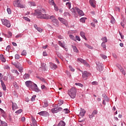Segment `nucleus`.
<instances>
[{
    "mask_svg": "<svg viewBox=\"0 0 126 126\" xmlns=\"http://www.w3.org/2000/svg\"><path fill=\"white\" fill-rule=\"evenodd\" d=\"M27 55V52H26V50H23L22 52L21 56H26Z\"/></svg>",
    "mask_w": 126,
    "mask_h": 126,
    "instance_id": "nucleus-48",
    "label": "nucleus"
},
{
    "mask_svg": "<svg viewBox=\"0 0 126 126\" xmlns=\"http://www.w3.org/2000/svg\"><path fill=\"white\" fill-rule=\"evenodd\" d=\"M101 47H102V48H103V49H106V43L102 42L101 43Z\"/></svg>",
    "mask_w": 126,
    "mask_h": 126,
    "instance_id": "nucleus-54",
    "label": "nucleus"
},
{
    "mask_svg": "<svg viewBox=\"0 0 126 126\" xmlns=\"http://www.w3.org/2000/svg\"><path fill=\"white\" fill-rule=\"evenodd\" d=\"M40 70L42 69V70L44 71H46L48 68L46 67V63H41V66L40 67Z\"/></svg>",
    "mask_w": 126,
    "mask_h": 126,
    "instance_id": "nucleus-19",
    "label": "nucleus"
},
{
    "mask_svg": "<svg viewBox=\"0 0 126 126\" xmlns=\"http://www.w3.org/2000/svg\"><path fill=\"white\" fill-rule=\"evenodd\" d=\"M118 68L120 69V71L124 75H126V71H125L123 67H122V66H121L120 65H118Z\"/></svg>",
    "mask_w": 126,
    "mask_h": 126,
    "instance_id": "nucleus-22",
    "label": "nucleus"
},
{
    "mask_svg": "<svg viewBox=\"0 0 126 126\" xmlns=\"http://www.w3.org/2000/svg\"><path fill=\"white\" fill-rule=\"evenodd\" d=\"M7 11L8 14H11V9L10 8H7Z\"/></svg>",
    "mask_w": 126,
    "mask_h": 126,
    "instance_id": "nucleus-57",
    "label": "nucleus"
},
{
    "mask_svg": "<svg viewBox=\"0 0 126 126\" xmlns=\"http://www.w3.org/2000/svg\"><path fill=\"white\" fill-rule=\"evenodd\" d=\"M8 79V77L7 76H4L3 78V80L4 81H7V80Z\"/></svg>",
    "mask_w": 126,
    "mask_h": 126,
    "instance_id": "nucleus-59",
    "label": "nucleus"
},
{
    "mask_svg": "<svg viewBox=\"0 0 126 126\" xmlns=\"http://www.w3.org/2000/svg\"><path fill=\"white\" fill-rule=\"evenodd\" d=\"M32 121L33 126H37V122H36V120L35 118L32 117Z\"/></svg>",
    "mask_w": 126,
    "mask_h": 126,
    "instance_id": "nucleus-26",
    "label": "nucleus"
},
{
    "mask_svg": "<svg viewBox=\"0 0 126 126\" xmlns=\"http://www.w3.org/2000/svg\"><path fill=\"white\" fill-rule=\"evenodd\" d=\"M0 60L2 63H5L6 62L5 58H4V57H3V55L2 54L0 55Z\"/></svg>",
    "mask_w": 126,
    "mask_h": 126,
    "instance_id": "nucleus-25",
    "label": "nucleus"
},
{
    "mask_svg": "<svg viewBox=\"0 0 126 126\" xmlns=\"http://www.w3.org/2000/svg\"><path fill=\"white\" fill-rule=\"evenodd\" d=\"M100 57H101L102 59H103V60H106V59H107V56L104 55V54H101L100 55Z\"/></svg>",
    "mask_w": 126,
    "mask_h": 126,
    "instance_id": "nucleus-50",
    "label": "nucleus"
},
{
    "mask_svg": "<svg viewBox=\"0 0 126 126\" xmlns=\"http://www.w3.org/2000/svg\"><path fill=\"white\" fill-rule=\"evenodd\" d=\"M68 94L72 99H74L76 96V89L72 88L68 91Z\"/></svg>",
    "mask_w": 126,
    "mask_h": 126,
    "instance_id": "nucleus-2",
    "label": "nucleus"
},
{
    "mask_svg": "<svg viewBox=\"0 0 126 126\" xmlns=\"http://www.w3.org/2000/svg\"><path fill=\"white\" fill-rule=\"evenodd\" d=\"M90 3L93 7H96V1L95 0H90Z\"/></svg>",
    "mask_w": 126,
    "mask_h": 126,
    "instance_id": "nucleus-18",
    "label": "nucleus"
},
{
    "mask_svg": "<svg viewBox=\"0 0 126 126\" xmlns=\"http://www.w3.org/2000/svg\"><path fill=\"white\" fill-rule=\"evenodd\" d=\"M7 126V123H5V122L2 121L1 126Z\"/></svg>",
    "mask_w": 126,
    "mask_h": 126,
    "instance_id": "nucleus-53",
    "label": "nucleus"
},
{
    "mask_svg": "<svg viewBox=\"0 0 126 126\" xmlns=\"http://www.w3.org/2000/svg\"><path fill=\"white\" fill-rule=\"evenodd\" d=\"M101 40L103 41L102 43H107V42H108V39H107V37L106 36L102 37Z\"/></svg>",
    "mask_w": 126,
    "mask_h": 126,
    "instance_id": "nucleus-31",
    "label": "nucleus"
},
{
    "mask_svg": "<svg viewBox=\"0 0 126 126\" xmlns=\"http://www.w3.org/2000/svg\"><path fill=\"white\" fill-rule=\"evenodd\" d=\"M51 111L54 113V114H56V113H58L59 112V111L58 110V108H52L51 109Z\"/></svg>",
    "mask_w": 126,
    "mask_h": 126,
    "instance_id": "nucleus-32",
    "label": "nucleus"
},
{
    "mask_svg": "<svg viewBox=\"0 0 126 126\" xmlns=\"http://www.w3.org/2000/svg\"><path fill=\"white\" fill-rule=\"evenodd\" d=\"M102 97H103V99L104 101H106V102H109L110 101V99H109V98L107 95H106V94H102Z\"/></svg>",
    "mask_w": 126,
    "mask_h": 126,
    "instance_id": "nucleus-24",
    "label": "nucleus"
},
{
    "mask_svg": "<svg viewBox=\"0 0 126 126\" xmlns=\"http://www.w3.org/2000/svg\"><path fill=\"white\" fill-rule=\"evenodd\" d=\"M77 62L81 63L83 64H84L86 66H89V64H88L86 61L81 58H78L77 59Z\"/></svg>",
    "mask_w": 126,
    "mask_h": 126,
    "instance_id": "nucleus-8",
    "label": "nucleus"
},
{
    "mask_svg": "<svg viewBox=\"0 0 126 126\" xmlns=\"http://www.w3.org/2000/svg\"><path fill=\"white\" fill-rule=\"evenodd\" d=\"M52 23L53 25L55 26L56 27H59V20H58V19H56L55 20H53Z\"/></svg>",
    "mask_w": 126,
    "mask_h": 126,
    "instance_id": "nucleus-21",
    "label": "nucleus"
},
{
    "mask_svg": "<svg viewBox=\"0 0 126 126\" xmlns=\"http://www.w3.org/2000/svg\"><path fill=\"white\" fill-rule=\"evenodd\" d=\"M86 19H87V18H81L80 19V22H82V23H85V20H86Z\"/></svg>",
    "mask_w": 126,
    "mask_h": 126,
    "instance_id": "nucleus-38",
    "label": "nucleus"
},
{
    "mask_svg": "<svg viewBox=\"0 0 126 126\" xmlns=\"http://www.w3.org/2000/svg\"><path fill=\"white\" fill-rule=\"evenodd\" d=\"M12 36V33L10 32H8V38H10Z\"/></svg>",
    "mask_w": 126,
    "mask_h": 126,
    "instance_id": "nucleus-58",
    "label": "nucleus"
},
{
    "mask_svg": "<svg viewBox=\"0 0 126 126\" xmlns=\"http://www.w3.org/2000/svg\"><path fill=\"white\" fill-rule=\"evenodd\" d=\"M19 71L22 73V72H23V67L20 66L18 68Z\"/></svg>",
    "mask_w": 126,
    "mask_h": 126,
    "instance_id": "nucleus-41",
    "label": "nucleus"
},
{
    "mask_svg": "<svg viewBox=\"0 0 126 126\" xmlns=\"http://www.w3.org/2000/svg\"><path fill=\"white\" fill-rule=\"evenodd\" d=\"M69 68L70 69L71 71H74V69L72 68L71 65H69Z\"/></svg>",
    "mask_w": 126,
    "mask_h": 126,
    "instance_id": "nucleus-63",
    "label": "nucleus"
},
{
    "mask_svg": "<svg viewBox=\"0 0 126 126\" xmlns=\"http://www.w3.org/2000/svg\"><path fill=\"white\" fill-rule=\"evenodd\" d=\"M75 39L77 40V41H80V37L79 36H78V35H76L75 37Z\"/></svg>",
    "mask_w": 126,
    "mask_h": 126,
    "instance_id": "nucleus-61",
    "label": "nucleus"
},
{
    "mask_svg": "<svg viewBox=\"0 0 126 126\" xmlns=\"http://www.w3.org/2000/svg\"><path fill=\"white\" fill-rule=\"evenodd\" d=\"M41 88L42 90H47V88L44 85H41Z\"/></svg>",
    "mask_w": 126,
    "mask_h": 126,
    "instance_id": "nucleus-51",
    "label": "nucleus"
},
{
    "mask_svg": "<svg viewBox=\"0 0 126 126\" xmlns=\"http://www.w3.org/2000/svg\"><path fill=\"white\" fill-rule=\"evenodd\" d=\"M58 20H60L62 22V23L64 24V25L66 26V27H67V26H68L67 21L65 19H64L63 18L59 17V18H58Z\"/></svg>",
    "mask_w": 126,
    "mask_h": 126,
    "instance_id": "nucleus-10",
    "label": "nucleus"
},
{
    "mask_svg": "<svg viewBox=\"0 0 126 126\" xmlns=\"http://www.w3.org/2000/svg\"><path fill=\"white\" fill-rule=\"evenodd\" d=\"M1 78H2V74L1 73H0V81L1 82V85L2 87V89L4 91L6 90V87L5 86V84H4V82H3V81L1 80Z\"/></svg>",
    "mask_w": 126,
    "mask_h": 126,
    "instance_id": "nucleus-7",
    "label": "nucleus"
},
{
    "mask_svg": "<svg viewBox=\"0 0 126 126\" xmlns=\"http://www.w3.org/2000/svg\"><path fill=\"white\" fill-rule=\"evenodd\" d=\"M49 64H50V66L51 69H53V70H55V69H57V68H58V65H57V64L52 63H49Z\"/></svg>",
    "mask_w": 126,
    "mask_h": 126,
    "instance_id": "nucleus-11",
    "label": "nucleus"
},
{
    "mask_svg": "<svg viewBox=\"0 0 126 126\" xmlns=\"http://www.w3.org/2000/svg\"><path fill=\"white\" fill-rule=\"evenodd\" d=\"M49 4L51 5H55L56 4H55V2L54 1V0H49Z\"/></svg>",
    "mask_w": 126,
    "mask_h": 126,
    "instance_id": "nucleus-43",
    "label": "nucleus"
},
{
    "mask_svg": "<svg viewBox=\"0 0 126 126\" xmlns=\"http://www.w3.org/2000/svg\"><path fill=\"white\" fill-rule=\"evenodd\" d=\"M22 113V109H19L15 112V114H21Z\"/></svg>",
    "mask_w": 126,
    "mask_h": 126,
    "instance_id": "nucleus-56",
    "label": "nucleus"
},
{
    "mask_svg": "<svg viewBox=\"0 0 126 126\" xmlns=\"http://www.w3.org/2000/svg\"><path fill=\"white\" fill-rule=\"evenodd\" d=\"M58 126H65V123H64V122H63V121H61L59 123Z\"/></svg>",
    "mask_w": 126,
    "mask_h": 126,
    "instance_id": "nucleus-30",
    "label": "nucleus"
},
{
    "mask_svg": "<svg viewBox=\"0 0 126 126\" xmlns=\"http://www.w3.org/2000/svg\"><path fill=\"white\" fill-rule=\"evenodd\" d=\"M70 11H71V12L72 13H75V12H76V11H77L76 10V7H75V8H72V9H70Z\"/></svg>",
    "mask_w": 126,
    "mask_h": 126,
    "instance_id": "nucleus-46",
    "label": "nucleus"
},
{
    "mask_svg": "<svg viewBox=\"0 0 126 126\" xmlns=\"http://www.w3.org/2000/svg\"><path fill=\"white\" fill-rule=\"evenodd\" d=\"M59 45L62 47V48H63V49H64L65 51H66V52H67V51L68 50L67 49V48H65V44L63 42L62 43L61 41H59Z\"/></svg>",
    "mask_w": 126,
    "mask_h": 126,
    "instance_id": "nucleus-14",
    "label": "nucleus"
},
{
    "mask_svg": "<svg viewBox=\"0 0 126 126\" xmlns=\"http://www.w3.org/2000/svg\"><path fill=\"white\" fill-rule=\"evenodd\" d=\"M49 106V104H48L47 102H44L43 104V108H47Z\"/></svg>",
    "mask_w": 126,
    "mask_h": 126,
    "instance_id": "nucleus-39",
    "label": "nucleus"
},
{
    "mask_svg": "<svg viewBox=\"0 0 126 126\" xmlns=\"http://www.w3.org/2000/svg\"><path fill=\"white\" fill-rule=\"evenodd\" d=\"M96 69L97 70H99V71H103V64L99 62H96Z\"/></svg>",
    "mask_w": 126,
    "mask_h": 126,
    "instance_id": "nucleus-5",
    "label": "nucleus"
},
{
    "mask_svg": "<svg viewBox=\"0 0 126 126\" xmlns=\"http://www.w3.org/2000/svg\"><path fill=\"white\" fill-rule=\"evenodd\" d=\"M30 77V75L29 74H25L23 76L24 79H29V78Z\"/></svg>",
    "mask_w": 126,
    "mask_h": 126,
    "instance_id": "nucleus-29",
    "label": "nucleus"
},
{
    "mask_svg": "<svg viewBox=\"0 0 126 126\" xmlns=\"http://www.w3.org/2000/svg\"><path fill=\"white\" fill-rule=\"evenodd\" d=\"M75 84L77 86H79V87H83V85L81 83H76Z\"/></svg>",
    "mask_w": 126,
    "mask_h": 126,
    "instance_id": "nucleus-49",
    "label": "nucleus"
},
{
    "mask_svg": "<svg viewBox=\"0 0 126 126\" xmlns=\"http://www.w3.org/2000/svg\"><path fill=\"white\" fill-rule=\"evenodd\" d=\"M36 98V95H33L31 98V101H32V102H34V101H35V98Z\"/></svg>",
    "mask_w": 126,
    "mask_h": 126,
    "instance_id": "nucleus-55",
    "label": "nucleus"
},
{
    "mask_svg": "<svg viewBox=\"0 0 126 126\" xmlns=\"http://www.w3.org/2000/svg\"><path fill=\"white\" fill-rule=\"evenodd\" d=\"M12 103V109L13 111H15L16 109H18V106H17V104L15 102H13L11 101Z\"/></svg>",
    "mask_w": 126,
    "mask_h": 126,
    "instance_id": "nucleus-13",
    "label": "nucleus"
},
{
    "mask_svg": "<svg viewBox=\"0 0 126 126\" xmlns=\"http://www.w3.org/2000/svg\"><path fill=\"white\" fill-rule=\"evenodd\" d=\"M13 4L15 7H20L21 8H24L25 7V6L21 4L20 0H19L14 1Z\"/></svg>",
    "mask_w": 126,
    "mask_h": 126,
    "instance_id": "nucleus-3",
    "label": "nucleus"
},
{
    "mask_svg": "<svg viewBox=\"0 0 126 126\" xmlns=\"http://www.w3.org/2000/svg\"><path fill=\"white\" fill-rule=\"evenodd\" d=\"M36 30H37L38 32H40V33H42V31H43L42 29H41L40 28H38Z\"/></svg>",
    "mask_w": 126,
    "mask_h": 126,
    "instance_id": "nucleus-64",
    "label": "nucleus"
},
{
    "mask_svg": "<svg viewBox=\"0 0 126 126\" xmlns=\"http://www.w3.org/2000/svg\"><path fill=\"white\" fill-rule=\"evenodd\" d=\"M85 113H86V111H85V110L83 109H81V111L79 114L80 117H81L82 118H83V117H84L85 115Z\"/></svg>",
    "mask_w": 126,
    "mask_h": 126,
    "instance_id": "nucleus-20",
    "label": "nucleus"
},
{
    "mask_svg": "<svg viewBox=\"0 0 126 126\" xmlns=\"http://www.w3.org/2000/svg\"><path fill=\"white\" fill-rule=\"evenodd\" d=\"M25 85L27 87H31L33 85V82L31 81H27L25 82Z\"/></svg>",
    "mask_w": 126,
    "mask_h": 126,
    "instance_id": "nucleus-17",
    "label": "nucleus"
},
{
    "mask_svg": "<svg viewBox=\"0 0 126 126\" xmlns=\"http://www.w3.org/2000/svg\"><path fill=\"white\" fill-rule=\"evenodd\" d=\"M84 45L85 47H87V48H88V49H90L91 50H92L93 49V47L92 46H91V45H89L87 43H85Z\"/></svg>",
    "mask_w": 126,
    "mask_h": 126,
    "instance_id": "nucleus-36",
    "label": "nucleus"
},
{
    "mask_svg": "<svg viewBox=\"0 0 126 126\" xmlns=\"http://www.w3.org/2000/svg\"><path fill=\"white\" fill-rule=\"evenodd\" d=\"M29 5L30 6H35L36 4H35L34 2H29Z\"/></svg>",
    "mask_w": 126,
    "mask_h": 126,
    "instance_id": "nucleus-42",
    "label": "nucleus"
},
{
    "mask_svg": "<svg viewBox=\"0 0 126 126\" xmlns=\"http://www.w3.org/2000/svg\"><path fill=\"white\" fill-rule=\"evenodd\" d=\"M38 115L42 116L43 117H47L48 116V112L47 111H41L38 113Z\"/></svg>",
    "mask_w": 126,
    "mask_h": 126,
    "instance_id": "nucleus-16",
    "label": "nucleus"
},
{
    "mask_svg": "<svg viewBox=\"0 0 126 126\" xmlns=\"http://www.w3.org/2000/svg\"><path fill=\"white\" fill-rule=\"evenodd\" d=\"M32 89L33 90V91H35V92H40L41 90L39 89V88H38V86L34 83H32V86L31 87Z\"/></svg>",
    "mask_w": 126,
    "mask_h": 126,
    "instance_id": "nucleus-6",
    "label": "nucleus"
},
{
    "mask_svg": "<svg viewBox=\"0 0 126 126\" xmlns=\"http://www.w3.org/2000/svg\"><path fill=\"white\" fill-rule=\"evenodd\" d=\"M4 69H7L8 70L10 69V67L8 65H6L4 67Z\"/></svg>",
    "mask_w": 126,
    "mask_h": 126,
    "instance_id": "nucleus-60",
    "label": "nucleus"
},
{
    "mask_svg": "<svg viewBox=\"0 0 126 126\" xmlns=\"http://www.w3.org/2000/svg\"><path fill=\"white\" fill-rule=\"evenodd\" d=\"M72 48L73 49L74 52L75 53H78V49H77V48H76V46H73V45H72Z\"/></svg>",
    "mask_w": 126,
    "mask_h": 126,
    "instance_id": "nucleus-34",
    "label": "nucleus"
},
{
    "mask_svg": "<svg viewBox=\"0 0 126 126\" xmlns=\"http://www.w3.org/2000/svg\"><path fill=\"white\" fill-rule=\"evenodd\" d=\"M2 24L3 25H5L6 27H8L9 28L11 26V24H10V22L8 21V20L2 19L1 20Z\"/></svg>",
    "mask_w": 126,
    "mask_h": 126,
    "instance_id": "nucleus-4",
    "label": "nucleus"
},
{
    "mask_svg": "<svg viewBox=\"0 0 126 126\" xmlns=\"http://www.w3.org/2000/svg\"><path fill=\"white\" fill-rule=\"evenodd\" d=\"M48 17H49L48 19H51L52 22L54 21V20H56V16L54 15L50 16H48Z\"/></svg>",
    "mask_w": 126,
    "mask_h": 126,
    "instance_id": "nucleus-33",
    "label": "nucleus"
},
{
    "mask_svg": "<svg viewBox=\"0 0 126 126\" xmlns=\"http://www.w3.org/2000/svg\"><path fill=\"white\" fill-rule=\"evenodd\" d=\"M91 75V73L87 71H85L82 73V77L83 78H85V79H87V77L90 76Z\"/></svg>",
    "mask_w": 126,
    "mask_h": 126,
    "instance_id": "nucleus-9",
    "label": "nucleus"
},
{
    "mask_svg": "<svg viewBox=\"0 0 126 126\" xmlns=\"http://www.w3.org/2000/svg\"><path fill=\"white\" fill-rule=\"evenodd\" d=\"M76 10L77 11L79 15H80V16H83V15H84V13H83V11H82V10L79 9V8L77 7H76Z\"/></svg>",
    "mask_w": 126,
    "mask_h": 126,
    "instance_id": "nucleus-15",
    "label": "nucleus"
},
{
    "mask_svg": "<svg viewBox=\"0 0 126 126\" xmlns=\"http://www.w3.org/2000/svg\"><path fill=\"white\" fill-rule=\"evenodd\" d=\"M80 35L83 38L85 39V40H87L86 37H85V33L84 32H81L80 33Z\"/></svg>",
    "mask_w": 126,
    "mask_h": 126,
    "instance_id": "nucleus-27",
    "label": "nucleus"
},
{
    "mask_svg": "<svg viewBox=\"0 0 126 126\" xmlns=\"http://www.w3.org/2000/svg\"><path fill=\"white\" fill-rule=\"evenodd\" d=\"M97 114H98V111H97V110H94L91 114L89 115V118L90 119H93L94 116L97 115Z\"/></svg>",
    "mask_w": 126,
    "mask_h": 126,
    "instance_id": "nucleus-12",
    "label": "nucleus"
},
{
    "mask_svg": "<svg viewBox=\"0 0 126 126\" xmlns=\"http://www.w3.org/2000/svg\"><path fill=\"white\" fill-rule=\"evenodd\" d=\"M115 21H116V20H115V18L114 17L112 16L111 19V23H112V24H114L115 23Z\"/></svg>",
    "mask_w": 126,
    "mask_h": 126,
    "instance_id": "nucleus-47",
    "label": "nucleus"
},
{
    "mask_svg": "<svg viewBox=\"0 0 126 126\" xmlns=\"http://www.w3.org/2000/svg\"><path fill=\"white\" fill-rule=\"evenodd\" d=\"M11 72H12V73H14L15 75H16L17 76H18V75H19V72H18V71H17V70L12 69L11 70Z\"/></svg>",
    "mask_w": 126,
    "mask_h": 126,
    "instance_id": "nucleus-28",
    "label": "nucleus"
},
{
    "mask_svg": "<svg viewBox=\"0 0 126 126\" xmlns=\"http://www.w3.org/2000/svg\"><path fill=\"white\" fill-rule=\"evenodd\" d=\"M121 25L123 27V28H125V25H126V21L125 20H123L121 22Z\"/></svg>",
    "mask_w": 126,
    "mask_h": 126,
    "instance_id": "nucleus-37",
    "label": "nucleus"
},
{
    "mask_svg": "<svg viewBox=\"0 0 126 126\" xmlns=\"http://www.w3.org/2000/svg\"><path fill=\"white\" fill-rule=\"evenodd\" d=\"M57 55L58 57L59 58H60V59H61V60H63V56H62V54H61V53H57Z\"/></svg>",
    "mask_w": 126,
    "mask_h": 126,
    "instance_id": "nucleus-45",
    "label": "nucleus"
},
{
    "mask_svg": "<svg viewBox=\"0 0 126 126\" xmlns=\"http://www.w3.org/2000/svg\"><path fill=\"white\" fill-rule=\"evenodd\" d=\"M69 38L71 40H73V41H76V39H75V37L73 35L70 34L69 35Z\"/></svg>",
    "mask_w": 126,
    "mask_h": 126,
    "instance_id": "nucleus-35",
    "label": "nucleus"
},
{
    "mask_svg": "<svg viewBox=\"0 0 126 126\" xmlns=\"http://www.w3.org/2000/svg\"><path fill=\"white\" fill-rule=\"evenodd\" d=\"M64 16H67V15H69V13L67 12H65L63 14Z\"/></svg>",
    "mask_w": 126,
    "mask_h": 126,
    "instance_id": "nucleus-62",
    "label": "nucleus"
},
{
    "mask_svg": "<svg viewBox=\"0 0 126 126\" xmlns=\"http://www.w3.org/2000/svg\"><path fill=\"white\" fill-rule=\"evenodd\" d=\"M63 112L64 113V114H68V113H69V110L67 108L64 109Z\"/></svg>",
    "mask_w": 126,
    "mask_h": 126,
    "instance_id": "nucleus-44",
    "label": "nucleus"
},
{
    "mask_svg": "<svg viewBox=\"0 0 126 126\" xmlns=\"http://www.w3.org/2000/svg\"><path fill=\"white\" fill-rule=\"evenodd\" d=\"M12 64H13V65H14L15 67H16L17 68H18L21 65L20 64V63L18 62H17V63L12 62Z\"/></svg>",
    "mask_w": 126,
    "mask_h": 126,
    "instance_id": "nucleus-23",
    "label": "nucleus"
},
{
    "mask_svg": "<svg viewBox=\"0 0 126 126\" xmlns=\"http://www.w3.org/2000/svg\"><path fill=\"white\" fill-rule=\"evenodd\" d=\"M45 13L46 11L44 9L35 10V15H36L37 18H40V19H49V15Z\"/></svg>",
    "mask_w": 126,
    "mask_h": 126,
    "instance_id": "nucleus-1",
    "label": "nucleus"
},
{
    "mask_svg": "<svg viewBox=\"0 0 126 126\" xmlns=\"http://www.w3.org/2000/svg\"><path fill=\"white\" fill-rule=\"evenodd\" d=\"M15 59H16V60H19L20 59V56L18 54H16L15 55Z\"/></svg>",
    "mask_w": 126,
    "mask_h": 126,
    "instance_id": "nucleus-52",
    "label": "nucleus"
},
{
    "mask_svg": "<svg viewBox=\"0 0 126 126\" xmlns=\"http://www.w3.org/2000/svg\"><path fill=\"white\" fill-rule=\"evenodd\" d=\"M66 5L68 8L70 9V7H71V3L68 2L66 3Z\"/></svg>",
    "mask_w": 126,
    "mask_h": 126,
    "instance_id": "nucleus-40",
    "label": "nucleus"
}]
</instances>
